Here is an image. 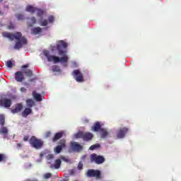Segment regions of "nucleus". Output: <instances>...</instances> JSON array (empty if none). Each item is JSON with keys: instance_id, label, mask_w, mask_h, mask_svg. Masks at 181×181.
<instances>
[{"instance_id": "nucleus-1", "label": "nucleus", "mask_w": 181, "mask_h": 181, "mask_svg": "<svg viewBox=\"0 0 181 181\" xmlns=\"http://www.w3.org/2000/svg\"><path fill=\"white\" fill-rule=\"evenodd\" d=\"M68 45L67 42L64 40H59L57 43V49L59 52V56H63L61 58L50 55V53L48 50H45L43 52L44 55L47 57L48 62H54V63H67L69 62V57L66 54L67 51H64L63 49H66Z\"/></svg>"}, {"instance_id": "nucleus-2", "label": "nucleus", "mask_w": 181, "mask_h": 181, "mask_svg": "<svg viewBox=\"0 0 181 181\" xmlns=\"http://www.w3.org/2000/svg\"><path fill=\"white\" fill-rule=\"evenodd\" d=\"M3 37H6L13 42V40H18L14 45L13 49L16 50H19V49H22L23 45H28V40L26 37L22 35V33L19 31H16L15 33H9V32H3L2 33Z\"/></svg>"}, {"instance_id": "nucleus-3", "label": "nucleus", "mask_w": 181, "mask_h": 181, "mask_svg": "<svg viewBox=\"0 0 181 181\" xmlns=\"http://www.w3.org/2000/svg\"><path fill=\"white\" fill-rule=\"evenodd\" d=\"M29 143L33 148H35V149H41V148L43 147V141L41 139L36 138L35 136H31Z\"/></svg>"}, {"instance_id": "nucleus-4", "label": "nucleus", "mask_w": 181, "mask_h": 181, "mask_svg": "<svg viewBox=\"0 0 181 181\" xmlns=\"http://www.w3.org/2000/svg\"><path fill=\"white\" fill-rule=\"evenodd\" d=\"M66 146H67L66 145V139H62L59 140V141L58 142V145L54 148V153L59 155V153H60L62 151H63V149H66Z\"/></svg>"}, {"instance_id": "nucleus-5", "label": "nucleus", "mask_w": 181, "mask_h": 181, "mask_svg": "<svg viewBox=\"0 0 181 181\" xmlns=\"http://www.w3.org/2000/svg\"><path fill=\"white\" fill-rule=\"evenodd\" d=\"M90 162H94L96 165H101L105 162V158L103 156H98L95 153L90 155Z\"/></svg>"}, {"instance_id": "nucleus-6", "label": "nucleus", "mask_w": 181, "mask_h": 181, "mask_svg": "<svg viewBox=\"0 0 181 181\" xmlns=\"http://www.w3.org/2000/svg\"><path fill=\"white\" fill-rule=\"evenodd\" d=\"M86 176H88V177H95L98 180L103 179V176H101V171L99 170H88Z\"/></svg>"}, {"instance_id": "nucleus-7", "label": "nucleus", "mask_w": 181, "mask_h": 181, "mask_svg": "<svg viewBox=\"0 0 181 181\" xmlns=\"http://www.w3.org/2000/svg\"><path fill=\"white\" fill-rule=\"evenodd\" d=\"M76 138H81L83 141H91V139H93V138H94V135L90 133V132H78L76 135Z\"/></svg>"}, {"instance_id": "nucleus-8", "label": "nucleus", "mask_w": 181, "mask_h": 181, "mask_svg": "<svg viewBox=\"0 0 181 181\" xmlns=\"http://www.w3.org/2000/svg\"><path fill=\"white\" fill-rule=\"evenodd\" d=\"M72 76L77 81V83H83L84 76L81 74V71L78 69H75L72 72Z\"/></svg>"}, {"instance_id": "nucleus-9", "label": "nucleus", "mask_w": 181, "mask_h": 181, "mask_svg": "<svg viewBox=\"0 0 181 181\" xmlns=\"http://www.w3.org/2000/svg\"><path fill=\"white\" fill-rule=\"evenodd\" d=\"M70 146L71 149L74 152H81V151H83V146L76 141H71Z\"/></svg>"}, {"instance_id": "nucleus-10", "label": "nucleus", "mask_w": 181, "mask_h": 181, "mask_svg": "<svg viewBox=\"0 0 181 181\" xmlns=\"http://www.w3.org/2000/svg\"><path fill=\"white\" fill-rule=\"evenodd\" d=\"M0 105L4 107V108H11V105H12V100L3 98L0 100Z\"/></svg>"}, {"instance_id": "nucleus-11", "label": "nucleus", "mask_w": 181, "mask_h": 181, "mask_svg": "<svg viewBox=\"0 0 181 181\" xmlns=\"http://www.w3.org/2000/svg\"><path fill=\"white\" fill-rule=\"evenodd\" d=\"M128 131H129V129L127 127L121 128L117 134V137L119 139H121L122 138H125V135L127 134Z\"/></svg>"}, {"instance_id": "nucleus-12", "label": "nucleus", "mask_w": 181, "mask_h": 181, "mask_svg": "<svg viewBox=\"0 0 181 181\" xmlns=\"http://www.w3.org/2000/svg\"><path fill=\"white\" fill-rule=\"evenodd\" d=\"M23 110V105L22 103H16L14 105V108L11 109V112L12 114H18V112H21Z\"/></svg>"}, {"instance_id": "nucleus-13", "label": "nucleus", "mask_w": 181, "mask_h": 181, "mask_svg": "<svg viewBox=\"0 0 181 181\" xmlns=\"http://www.w3.org/2000/svg\"><path fill=\"white\" fill-rule=\"evenodd\" d=\"M15 80L18 83H22L25 80V76H23V72L18 71L15 73Z\"/></svg>"}, {"instance_id": "nucleus-14", "label": "nucleus", "mask_w": 181, "mask_h": 181, "mask_svg": "<svg viewBox=\"0 0 181 181\" xmlns=\"http://www.w3.org/2000/svg\"><path fill=\"white\" fill-rule=\"evenodd\" d=\"M103 128L101 127V123L100 122H96L93 124L91 127V131L93 132H100Z\"/></svg>"}, {"instance_id": "nucleus-15", "label": "nucleus", "mask_w": 181, "mask_h": 181, "mask_svg": "<svg viewBox=\"0 0 181 181\" xmlns=\"http://www.w3.org/2000/svg\"><path fill=\"white\" fill-rule=\"evenodd\" d=\"M63 135H64V132H59L55 133V134L52 139V142H57L59 139H62V138H63Z\"/></svg>"}, {"instance_id": "nucleus-16", "label": "nucleus", "mask_w": 181, "mask_h": 181, "mask_svg": "<svg viewBox=\"0 0 181 181\" xmlns=\"http://www.w3.org/2000/svg\"><path fill=\"white\" fill-rule=\"evenodd\" d=\"M32 114V109L30 107L25 108L22 112V117L26 118L28 115H30Z\"/></svg>"}, {"instance_id": "nucleus-17", "label": "nucleus", "mask_w": 181, "mask_h": 181, "mask_svg": "<svg viewBox=\"0 0 181 181\" xmlns=\"http://www.w3.org/2000/svg\"><path fill=\"white\" fill-rule=\"evenodd\" d=\"M60 166H62V160L60 159H57L55 160L54 165H51L50 168L52 169H53V168L55 169H59Z\"/></svg>"}, {"instance_id": "nucleus-18", "label": "nucleus", "mask_w": 181, "mask_h": 181, "mask_svg": "<svg viewBox=\"0 0 181 181\" xmlns=\"http://www.w3.org/2000/svg\"><path fill=\"white\" fill-rule=\"evenodd\" d=\"M25 11L27 12H30V13H35L36 11H37V8L32 5H28L27 6Z\"/></svg>"}, {"instance_id": "nucleus-19", "label": "nucleus", "mask_w": 181, "mask_h": 181, "mask_svg": "<svg viewBox=\"0 0 181 181\" xmlns=\"http://www.w3.org/2000/svg\"><path fill=\"white\" fill-rule=\"evenodd\" d=\"M99 132L101 135V138L103 139L107 138V136L109 135L108 131H107V129L105 128H102Z\"/></svg>"}, {"instance_id": "nucleus-20", "label": "nucleus", "mask_w": 181, "mask_h": 181, "mask_svg": "<svg viewBox=\"0 0 181 181\" xmlns=\"http://www.w3.org/2000/svg\"><path fill=\"white\" fill-rule=\"evenodd\" d=\"M30 21H28V26L29 28H32L33 26V25L36 24L37 20L35 17H32L30 19Z\"/></svg>"}, {"instance_id": "nucleus-21", "label": "nucleus", "mask_w": 181, "mask_h": 181, "mask_svg": "<svg viewBox=\"0 0 181 181\" xmlns=\"http://www.w3.org/2000/svg\"><path fill=\"white\" fill-rule=\"evenodd\" d=\"M42 32V28L40 27H36L31 30L32 35H37Z\"/></svg>"}, {"instance_id": "nucleus-22", "label": "nucleus", "mask_w": 181, "mask_h": 181, "mask_svg": "<svg viewBox=\"0 0 181 181\" xmlns=\"http://www.w3.org/2000/svg\"><path fill=\"white\" fill-rule=\"evenodd\" d=\"M26 104L28 108H32V107H35V101H33L32 99H28L26 100Z\"/></svg>"}, {"instance_id": "nucleus-23", "label": "nucleus", "mask_w": 181, "mask_h": 181, "mask_svg": "<svg viewBox=\"0 0 181 181\" xmlns=\"http://www.w3.org/2000/svg\"><path fill=\"white\" fill-rule=\"evenodd\" d=\"M23 73L28 77H32V76H33V73L30 69H23Z\"/></svg>"}, {"instance_id": "nucleus-24", "label": "nucleus", "mask_w": 181, "mask_h": 181, "mask_svg": "<svg viewBox=\"0 0 181 181\" xmlns=\"http://www.w3.org/2000/svg\"><path fill=\"white\" fill-rule=\"evenodd\" d=\"M33 95L36 101H42V95H40V94L33 92Z\"/></svg>"}, {"instance_id": "nucleus-25", "label": "nucleus", "mask_w": 181, "mask_h": 181, "mask_svg": "<svg viewBox=\"0 0 181 181\" xmlns=\"http://www.w3.org/2000/svg\"><path fill=\"white\" fill-rule=\"evenodd\" d=\"M13 63H15V61L8 60L6 62V66H7L8 69H12V67L15 66V64Z\"/></svg>"}, {"instance_id": "nucleus-26", "label": "nucleus", "mask_w": 181, "mask_h": 181, "mask_svg": "<svg viewBox=\"0 0 181 181\" xmlns=\"http://www.w3.org/2000/svg\"><path fill=\"white\" fill-rule=\"evenodd\" d=\"M16 27L15 26V24H13V23L10 22L9 24L7 25V29L8 30H15Z\"/></svg>"}, {"instance_id": "nucleus-27", "label": "nucleus", "mask_w": 181, "mask_h": 181, "mask_svg": "<svg viewBox=\"0 0 181 181\" xmlns=\"http://www.w3.org/2000/svg\"><path fill=\"white\" fill-rule=\"evenodd\" d=\"M0 125L4 127L5 125V115H0Z\"/></svg>"}, {"instance_id": "nucleus-28", "label": "nucleus", "mask_w": 181, "mask_h": 181, "mask_svg": "<svg viewBox=\"0 0 181 181\" xmlns=\"http://www.w3.org/2000/svg\"><path fill=\"white\" fill-rule=\"evenodd\" d=\"M8 132V128L5 127H1V129H0V134H3V135H7Z\"/></svg>"}, {"instance_id": "nucleus-29", "label": "nucleus", "mask_w": 181, "mask_h": 181, "mask_svg": "<svg viewBox=\"0 0 181 181\" xmlns=\"http://www.w3.org/2000/svg\"><path fill=\"white\" fill-rule=\"evenodd\" d=\"M8 157L4 153H0V162H6Z\"/></svg>"}, {"instance_id": "nucleus-30", "label": "nucleus", "mask_w": 181, "mask_h": 181, "mask_svg": "<svg viewBox=\"0 0 181 181\" xmlns=\"http://www.w3.org/2000/svg\"><path fill=\"white\" fill-rule=\"evenodd\" d=\"M52 70L54 72L59 73V71H60V67L59 66H57V65H53L52 66Z\"/></svg>"}, {"instance_id": "nucleus-31", "label": "nucleus", "mask_w": 181, "mask_h": 181, "mask_svg": "<svg viewBox=\"0 0 181 181\" xmlns=\"http://www.w3.org/2000/svg\"><path fill=\"white\" fill-rule=\"evenodd\" d=\"M100 146L98 144H93L90 146L89 149H90V151H95V149H98V148H100Z\"/></svg>"}, {"instance_id": "nucleus-32", "label": "nucleus", "mask_w": 181, "mask_h": 181, "mask_svg": "<svg viewBox=\"0 0 181 181\" xmlns=\"http://www.w3.org/2000/svg\"><path fill=\"white\" fill-rule=\"evenodd\" d=\"M36 11H37V16L40 17L43 16V14L45 13V11H43V10L42 9L37 8Z\"/></svg>"}, {"instance_id": "nucleus-33", "label": "nucleus", "mask_w": 181, "mask_h": 181, "mask_svg": "<svg viewBox=\"0 0 181 181\" xmlns=\"http://www.w3.org/2000/svg\"><path fill=\"white\" fill-rule=\"evenodd\" d=\"M17 18L18 19V21H23V19H25V17L22 14H18Z\"/></svg>"}, {"instance_id": "nucleus-34", "label": "nucleus", "mask_w": 181, "mask_h": 181, "mask_svg": "<svg viewBox=\"0 0 181 181\" xmlns=\"http://www.w3.org/2000/svg\"><path fill=\"white\" fill-rule=\"evenodd\" d=\"M48 23L47 20H43L41 22V26H47Z\"/></svg>"}, {"instance_id": "nucleus-35", "label": "nucleus", "mask_w": 181, "mask_h": 181, "mask_svg": "<svg viewBox=\"0 0 181 181\" xmlns=\"http://www.w3.org/2000/svg\"><path fill=\"white\" fill-rule=\"evenodd\" d=\"M52 173H46L44 175V179H50Z\"/></svg>"}, {"instance_id": "nucleus-36", "label": "nucleus", "mask_w": 181, "mask_h": 181, "mask_svg": "<svg viewBox=\"0 0 181 181\" xmlns=\"http://www.w3.org/2000/svg\"><path fill=\"white\" fill-rule=\"evenodd\" d=\"M48 21H49V23H52V22L54 21V17L53 16H50L48 18Z\"/></svg>"}, {"instance_id": "nucleus-37", "label": "nucleus", "mask_w": 181, "mask_h": 181, "mask_svg": "<svg viewBox=\"0 0 181 181\" xmlns=\"http://www.w3.org/2000/svg\"><path fill=\"white\" fill-rule=\"evenodd\" d=\"M50 135H52V132L50 131H48L45 133V138H49L50 137Z\"/></svg>"}, {"instance_id": "nucleus-38", "label": "nucleus", "mask_w": 181, "mask_h": 181, "mask_svg": "<svg viewBox=\"0 0 181 181\" xmlns=\"http://www.w3.org/2000/svg\"><path fill=\"white\" fill-rule=\"evenodd\" d=\"M53 158H54L53 154H48L47 156V160H50V159H53Z\"/></svg>"}, {"instance_id": "nucleus-39", "label": "nucleus", "mask_w": 181, "mask_h": 181, "mask_svg": "<svg viewBox=\"0 0 181 181\" xmlns=\"http://www.w3.org/2000/svg\"><path fill=\"white\" fill-rule=\"evenodd\" d=\"M78 169L79 170H81V169H83V163H81V162H79V163H78Z\"/></svg>"}, {"instance_id": "nucleus-40", "label": "nucleus", "mask_w": 181, "mask_h": 181, "mask_svg": "<svg viewBox=\"0 0 181 181\" xmlns=\"http://www.w3.org/2000/svg\"><path fill=\"white\" fill-rule=\"evenodd\" d=\"M28 67H29V64L23 65V66H21L22 71H23V69H28Z\"/></svg>"}, {"instance_id": "nucleus-41", "label": "nucleus", "mask_w": 181, "mask_h": 181, "mask_svg": "<svg viewBox=\"0 0 181 181\" xmlns=\"http://www.w3.org/2000/svg\"><path fill=\"white\" fill-rule=\"evenodd\" d=\"M23 141L28 142V141H29V136H24Z\"/></svg>"}, {"instance_id": "nucleus-42", "label": "nucleus", "mask_w": 181, "mask_h": 181, "mask_svg": "<svg viewBox=\"0 0 181 181\" xmlns=\"http://www.w3.org/2000/svg\"><path fill=\"white\" fill-rule=\"evenodd\" d=\"M20 91L21 93H26V89L25 87H22V88H21Z\"/></svg>"}, {"instance_id": "nucleus-43", "label": "nucleus", "mask_w": 181, "mask_h": 181, "mask_svg": "<svg viewBox=\"0 0 181 181\" xmlns=\"http://www.w3.org/2000/svg\"><path fill=\"white\" fill-rule=\"evenodd\" d=\"M17 148H18V149H21V148H22V144H21V143H17Z\"/></svg>"}, {"instance_id": "nucleus-44", "label": "nucleus", "mask_w": 181, "mask_h": 181, "mask_svg": "<svg viewBox=\"0 0 181 181\" xmlns=\"http://www.w3.org/2000/svg\"><path fill=\"white\" fill-rule=\"evenodd\" d=\"M40 156H41V158H42V156H43V153H40Z\"/></svg>"}, {"instance_id": "nucleus-45", "label": "nucleus", "mask_w": 181, "mask_h": 181, "mask_svg": "<svg viewBox=\"0 0 181 181\" xmlns=\"http://www.w3.org/2000/svg\"><path fill=\"white\" fill-rule=\"evenodd\" d=\"M29 81L32 82V81H33V79H30Z\"/></svg>"}, {"instance_id": "nucleus-46", "label": "nucleus", "mask_w": 181, "mask_h": 181, "mask_svg": "<svg viewBox=\"0 0 181 181\" xmlns=\"http://www.w3.org/2000/svg\"><path fill=\"white\" fill-rule=\"evenodd\" d=\"M62 181H69L68 180H62Z\"/></svg>"}, {"instance_id": "nucleus-47", "label": "nucleus", "mask_w": 181, "mask_h": 181, "mask_svg": "<svg viewBox=\"0 0 181 181\" xmlns=\"http://www.w3.org/2000/svg\"><path fill=\"white\" fill-rule=\"evenodd\" d=\"M2 1H4V0H0V3L2 2Z\"/></svg>"}, {"instance_id": "nucleus-48", "label": "nucleus", "mask_w": 181, "mask_h": 181, "mask_svg": "<svg viewBox=\"0 0 181 181\" xmlns=\"http://www.w3.org/2000/svg\"><path fill=\"white\" fill-rule=\"evenodd\" d=\"M35 181H37V180H35Z\"/></svg>"}]
</instances>
